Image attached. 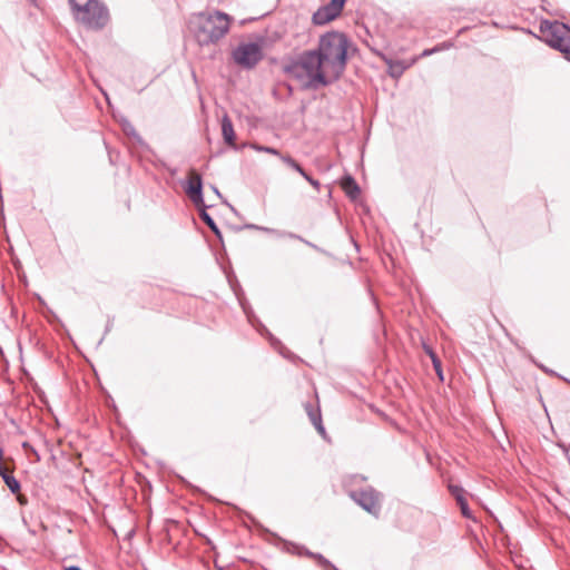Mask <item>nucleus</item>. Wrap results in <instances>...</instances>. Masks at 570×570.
<instances>
[{
  "mask_svg": "<svg viewBox=\"0 0 570 570\" xmlns=\"http://www.w3.org/2000/svg\"><path fill=\"white\" fill-rule=\"evenodd\" d=\"M289 237H291V238L298 239V240H301V242H304V243H306L307 245H311V243H308V242L304 240V239H303L301 236H298V235L289 234Z\"/></svg>",
  "mask_w": 570,
  "mask_h": 570,
  "instance_id": "nucleus-25",
  "label": "nucleus"
},
{
  "mask_svg": "<svg viewBox=\"0 0 570 570\" xmlns=\"http://www.w3.org/2000/svg\"><path fill=\"white\" fill-rule=\"evenodd\" d=\"M124 131L128 135V136H137V132L134 128L132 125H130L129 122H127L125 126H124Z\"/></svg>",
  "mask_w": 570,
  "mask_h": 570,
  "instance_id": "nucleus-23",
  "label": "nucleus"
},
{
  "mask_svg": "<svg viewBox=\"0 0 570 570\" xmlns=\"http://www.w3.org/2000/svg\"><path fill=\"white\" fill-rule=\"evenodd\" d=\"M9 470L6 469L2 463L0 462V475L3 478V474H8Z\"/></svg>",
  "mask_w": 570,
  "mask_h": 570,
  "instance_id": "nucleus-26",
  "label": "nucleus"
},
{
  "mask_svg": "<svg viewBox=\"0 0 570 570\" xmlns=\"http://www.w3.org/2000/svg\"><path fill=\"white\" fill-rule=\"evenodd\" d=\"M449 491L455 498L456 501H459V498H465L464 497L465 491L460 485L449 484Z\"/></svg>",
  "mask_w": 570,
  "mask_h": 570,
  "instance_id": "nucleus-19",
  "label": "nucleus"
},
{
  "mask_svg": "<svg viewBox=\"0 0 570 570\" xmlns=\"http://www.w3.org/2000/svg\"><path fill=\"white\" fill-rule=\"evenodd\" d=\"M281 160L288 167L297 171L301 176L305 175V170L303 169V167L289 155H281Z\"/></svg>",
  "mask_w": 570,
  "mask_h": 570,
  "instance_id": "nucleus-13",
  "label": "nucleus"
},
{
  "mask_svg": "<svg viewBox=\"0 0 570 570\" xmlns=\"http://www.w3.org/2000/svg\"><path fill=\"white\" fill-rule=\"evenodd\" d=\"M456 503L459 504L461 513L464 518L474 520L472 511L470 510L465 498H459V501H456Z\"/></svg>",
  "mask_w": 570,
  "mask_h": 570,
  "instance_id": "nucleus-16",
  "label": "nucleus"
},
{
  "mask_svg": "<svg viewBox=\"0 0 570 570\" xmlns=\"http://www.w3.org/2000/svg\"><path fill=\"white\" fill-rule=\"evenodd\" d=\"M213 190H214V193H216L218 196L220 195V194H219V191H218V189H217L215 186L213 187Z\"/></svg>",
  "mask_w": 570,
  "mask_h": 570,
  "instance_id": "nucleus-28",
  "label": "nucleus"
},
{
  "mask_svg": "<svg viewBox=\"0 0 570 570\" xmlns=\"http://www.w3.org/2000/svg\"><path fill=\"white\" fill-rule=\"evenodd\" d=\"M203 180L202 176L194 169L189 171V177L187 181V186L185 188L186 194L190 198V200L196 205H203Z\"/></svg>",
  "mask_w": 570,
  "mask_h": 570,
  "instance_id": "nucleus-8",
  "label": "nucleus"
},
{
  "mask_svg": "<svg viewBox=\"0 0 570 570\" xmlns=\"http://www.w3.org/2000/svg\"><path fill=\"white\" fill-rule=\"evenodd\" d=\"M298 554L299 556H305V557L314 559L316 561V557H317L318 553L312 552V551H309L306 548H301L299 551H298Z\"/></svg>",
  "mask_w": 570,
  "mask_h": 570,
  "instance_id": "nucleus-21",
  "label": "nucleus"
},
{
  "mask_svg": "<svg viewBox=\"0 0 570 570\" xmlns=\"http://www.w3.org/2000/svg\"><path fill=\"white\" fill-rule=\"evenodd\" d=\"M345 2L346 0H331L313 13L312 22L315 26H324L335 20L342 13Z\"/></svg>",
  "mask_w": 570,
  "mask_h": 570,
  "instance_id": "nucleus-6",
  "label": "nucleus"
},
{
  "mask_svg": "<svg viewBox=\"0 0 570 570\" xmlns=\"http://www.w3.org/2000/svg\"><path fill=\"white\" fill-rule=\"evenodd\" d=\"M347 37L338 31L321 36L314 50L302 52L285 65L284 71L303 87L317 89L338 80L347 62Z\"/></svg>",
  "mask_w": 570,
  "mask_h": 570,
  "instance_id": "nucleus-1",
  "label": "nucleus"
},
{
  "mask_svg": "<svg viewBox=\"0 0 570 570\" xmlns=\"http://www.w3.org/2000/svg\"><path fill=\"white\" fill-rule=\"evenodd\" d=\"M540 31L546 38L547 43L563 52L570 61V27L558 21H543L540 26Z\"/></svg>",
  "mask_w": 570,
  "mask_h": 570,
  "instance_id": "nucleus-4",
  "label": "nucleus"
},
{
  "mask_svg": "<svg viewBox=\"0 0 570 570\" xmlns=\"http://www.w3.org/2000/svg\"><path fill=\"white\" fill-rule=\"evenodd\" d=\"M417 58L406 60H386L389 66L390 75L392 77H400L407 68L416 62Z\"/></svg>",
  "mask_w": 570,
  "mask_h": 570,
  "instance_id": "nucleus-9",
  "label": "nucleus"
},
{
  "mask_svg": "<svg viewBox=\"0 0 570 570\" xmlns=\"http://www.w3.org/2000/svg\"><path fill=\"white\" fill-rule=\"evenodd\" d=\"M425 351L426 353L430 355L431 357V361L433 363V367L438 374V376L443 380V374H442V364H441V361L440 358L436 356V354L430 348V347H425Z\"/></svg>",
  "mask_w": 570,
  "mask_h": 570,
  "instance_id": "nucleus-14",
  "label": "nucleus"
},
{
  "mask_svg": "<svg viewBox=\"0 0 570 570\" xmlns=\"http://www.w3.org/2000/svg\"><path fill=\"white\" fill-rule=\"evenodd\" d=\"M352 499L371 514L377 515L381 509L380 493L368 488L351 493Z\"/></svg>",
  "mask_w": 570,
  "mask_h": 570,
  "instance_id": "nucleus-7",
  "label": "nucleus"
},
{
  "mask_svg": "<svg viewBox=\"0 0 570 570\" xmlns=\"http://www.w3.org/2000/svg\"><path fill=\"white\" fill-rule=\"evenodd\" d=\"M233 18L219 10L193 13L189 29L202 47L217 45L229 32Z\"/></svg>",
  "mask_w": 570,
  "mask_h": 570,
  "instance_id": "nucleus-2",
  "label": "nucleus"
},
{
  "mask_svg": "<svg viewBox=\"0 0 570 570\" xmlns=\"http://www.w3.org/2000/svg\"><path fill=\"white\" fill-rule=\"evenodd\" d=\"M316 562L323 570H338L330 560H327L321 553L317 554Z\"/></svg>",
  "mask_w": 570,
  "mask_h": 570,
  "instance_id": "nucleus-17",
  "label": "nucleus"
},
{
  "mask_svg": "<svg viewBox=\"0 0 570 570\" xmlns=\"http://www.w3.org/2000/svg\"><path fill=\"white\" fill-rule=\"evenodd\" d=\"M439 51V48L438 47H434L432 49H425L422 53H421V57H428L434 52Z\"/></svg>",
  "mask_w": 570,
  "mask_h": 570,
  "instance_id": "nucleus-24",
  "label": "nucleus"
},
{
  "mask_svg": "<svg viewBox=\"0 0 570 570\" xmlns=\"http://www.w3.org/2000/svg\"><path fill=\"white\" fill-rule=\"evenodd\" d=\"M222 134L224 140L229 146H235V131L233 127V122L228 116H224L222 120Z\"/></svg>",
  "mask_w": 570,
  "mask_h": 570,
  "instance_id": "nucleus-11",
  "label": "nucleus"
},
{
  "mask_svg": "<svg viewBox=\"0 0 570 570\" xmlns=\"http://www.w3.org/2000/svg\"><path fill=\"white\" fill-rule=\"evenodd\" d=\"M232 57L242 68L252 69L263 59V49L256 42L240 43L233 50Z\"/></svg>",
  "mask_w": 570,
  "mask_h": 570,
  "instance_id": "nucleus-5",
  "label": "nucleus"
},
{
  "mask_svg": "<svg viewBox=\"0 0 570 570\" xmlns=\"http://www.w3.org/2000/svg\"><path fill=\"white\" fill-rule=\"evenodd\" d=\"M200 217L207 224V226L210 227L212 230H214L215 233H218L216 223L209 214H207L206 212H203Z\"/></svg>",
  "mask_w": 570,
  "mask_h": 570,
  "instance_id": "nucleus-20",
  "label": "nucleus"
},
{
  "mask_svg": "<svg viewBox=\"0 0 570 570\" xmlns=\"http://www.w3.org/2000/svg\"><path fill=\"white\" fill-rule=\"evenodd\" d=\"M252 148L255 149L256 151H259V153H267V154H271V155H274V156H278L281 158V153L273 148V147H267V146H261V145H252Z\"/></svg>",
  "mask_w": 570,
  "mask_h": 570,
  "instance_id": "nucleus-18",
  "label": "nucleus"
},
{
  "mask_svg": "<svg viewBox=\"0 0 570 570\" xmlns=\"http://www.w3.org/2000/svg\"><path fill=\"white\" fill-rule=\"evenodd\" d=\"M302 177H304L316 190L320 189V186H321L320 181L314 179L306 171H305V175H303Z\"/></svg>",
  "mask_w": 570,
  "mask_h": 570,
  "instance_id": "nucleus-22",
  "label": "nucleus"
},
{
  "mask_svg": "<svg viewBox=\"0 0 570 570\" xmlns=\"http://www.w3.org/2000/svg\"><path fill=\"white\" fill-rule=\"evenodd\" d=\"M305 411H306L311 422L313 423L315 429L318 431V433L321 435L325 436V429L322 423L320 407L318 406L314 407L312 404L307 403V404H305Z\"/></svg>",
  "mask_w": 570,
  "mask_h": 570,
  "instance_id": "nucleus-10",
  "label": "nucleus"
},
{
  "mask_svg": "<svg viewBox=\"0 0 570 570\" xmlns=\"http://www.w3.org/2000/svg\"><path fill=\"white\" fill-rule=\"evenodd\" d=\"M75 18L90 29H102L109 21L107 7L99 0H69Z\"/></svg>",
  "mask_w": 570,
  "mask_h": 570,
  "instance_id": "nucleus-3",
  "label": "nucleus"
},
{
  "mask_svg": "<svg viewBox=\"0 0 570 570\" xmlns=\"http://www.w3.org/2000/svg\"><path fill=\"white\" fill-rule=\"evenodd\" d=\"M342 188L348 197L355 199L358 197L361 189L353 177L346 176L342 180Z\"/></svg>",
  "mask_w": 570,
  "mask_h": 570,
  "instance_id": "nucleus-12",
  "label": "nucleus"
},
{
  "mask_svg": "<svg viewBox=\"0 0 570 570\" xmlns=\"http://www.w3.org/2000/svg\"><path fill=\"white\" fill-rule=\"evenodd\" d=\"M2 479L12 493H17L20 490L19 481L10 472L3 474Z\"/></svg>",
  "mask_w": 570,
  "mask_h": 570,
  "instance_id": "nucleus-15",
  "label": "nucleus"
},
{
  "mask_svg": "<svg viewBox=\"0 0 570 570\" xmlns=\"http://www.w3.org/2000/svg\"><path fill=\"white\" fill-rule=\"evenodd\" d=\"M65 570H81V569L77 566H70V567H67Z\"/></svg>",
  "mask_w": 570,
  "mask_h": 570,
  "instance_id": "nucleus-27",
  "label": "nucleus"
}]
</instances>
